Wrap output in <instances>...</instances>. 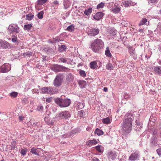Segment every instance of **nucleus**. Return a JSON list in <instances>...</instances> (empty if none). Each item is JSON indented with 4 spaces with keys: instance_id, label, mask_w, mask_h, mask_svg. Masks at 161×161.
<instances>
[{
    "instance_id": "1",
    "label": "nucleus",
    "mask_w": 161,
    "mask_h": 161,
    "mask_svg": "<svg viewBox=\"0 0 161 161\" xmlns=\"http://www.w3.org/2000/svg\"><path fill=\"white\" fill-rule=\"evenodd\" d=\"M125 117L121 126L123 134L129 133L130 132L132 129V123L134 119V115L130 112L126 113Z\"/></svg>"
},
{
    "instance_id": "2",
    "label": "nucleus",
    "mask_w": 161,
    "mask_h": 161,
    "mask_svg": "<svg viewBox=\"0 0 161 161\" xmlns=\"http://www.w3.org/2000/svg\"><path fill=\"white\" fill-rule=\"evenodd\" d=\"M91 47L93 51L95 53H98L99 51L104 47L103 42L99 39L95 40L91 44Z\"/></svg>"
},
{
    "instance_id": "3",
    "label": "nucleus",
    "mask_w": 161,
    "mask_h": 161,
    "mask_svg": "<svg viewBox=\"0 0 161 161\" xmlns=\"http://www.w3.org/2000/svg\"><path fill=\"white\" fill-rule=\"evenodd\" d=\"M55 102L60 106L64 107L68 106L70 103V100L69 99H63L57 98L55 99Z\"/></svg>"
},
{
    "instance_id": "4",
    "label": "nucleus",
    "mask_w": 161,
    "mask_h": 161,
    "mask_svg": "<svg viewBox=\"0 0 161 161\" xmlns=\"http://www.w3.org/2000/svg\"><path fill=\"white\" fill-rule=\"evenodd\" d=\"M52 69L56 72H58L59 71L66 72L69 70V69L67 68L58 64L54 65Z\"/></svg>"
},
{
    "instance_id": "5",
    "label": "nucleus",
    "mask_w": 161,
    "mask_h": 161,
    "mask_svg": "<svg viewBox=\"0 0 161 161\" xmlns=\"http://www.w3.org/2000/svg\"><path fill=\"white\" fill-rule=\"evenodd\" d=\"M63 78L61 75H58L54 81V85L56 87L60 86L62 83Z\"/></svg>"
},
{
    "instance_id": "6",
    "label": "nucleus",
    "mask_w": 161,
    "mask_h": 161,
    "mask_svg": "<svg viewBox=\"0 0 161 161\" xmlns=\"http://www.w3.org/2000/svg\"><path fill=\"white\" fill-rule=\"evenodd\" d=\"M69 113L67 111H64L59 113L56 117L59 119H67L69 117Z\"/></svg>"
},
{
    "instance_id": "7",
    "label": "nucleus",
    "mask_w": 161,
    "mask_h": 161,
    "mask_svg": "<svg viewBox=\"0 0 161 161\" xmlns=\"http://www.w3.org/2000/svg\"><path fill=\"white\" fill-rule=\"evenodd\" d=\"M10 69V65L9 64H4L0 68V72L6 73L9 71Z\"/></svg>"
},
{
    "instance_id": "8",
    "label": "nucleus",
    "mask_w": 161,
    "mask_h": 161,
    "mask_svg": "<svg viewBox=\"0 0 161 161\" xmlns=\"http://www.w3.org/2000/svg\"><path fill=\"white\" fill-rule=\"evenodd\" d=\"M8 29V31L10 33H12L13 32L18 33L19 32V28L16 25H10L9 26Z\"/></svg>"
},
{
    "instance_id": "9",
    "label": "nucleus",
    "mask_w": 161,
    "mask_h": 161,
    "mask_svg": "<svg viewBox=\"0 0 161 161\" xmlns=\"http://www.w3.org/2000/svg\"><path fill=\"white\" fill-rule=\"evenodd\" d=\"M139 153L136 151L133 152L129 156V159L130 161H134L139 159Z\"/></svg>"
},
{
    "instance_id": "10",
    "label": "nucleus",
    "mask_w": 161,
    "mask_h": 161,
    "mask_svg": "<svg viewBox=\"0 0 161 161\" xmlns=\"http://www.w3.org/2000/svg\"><path fill=\"white\" fill-rule=\"evenodd\" d=\"M99 33V30L95 28H92L88 31V34L91 36H94L97 35Z\"/></svg>"
},
{
    "instance_id": "11",
    "label": "nucleus",
    "mask_w": 161,
    "mask_h": 161,
    "mask_svg": "<svg viewBox=\"0 0 161 161\" xmlns=\"http://www.w3.org/2000/svg\"><path fill=\"white\" fill-rule=\"evenodd\" d=\"M42 92L43 93L53 94L54 93V92L52 88L46 87L42 89Z\"/></svg>"
},
{
    "instance_id": "12",
    "label": "nucleus",
    "mask_w": 161,
    "mask_h": 161,
    "mask_svg": "<svg viewBox=\"0 0 161 161\" xmlns=\"http://www.w3.org/2000/svg\"><path fill=\"white\" fill-rule=\"evenodd\" d=\"M123 5L125 7H127L130 6H134L135 5L136 3L133 2L130 0H124L123 2Z\"/></svg>"
},
{
    "instance_id": "13",
    "label": "nucleus",
    "mask_w": 161,
    "mask_h": 161,
    "mask_svg": "<svg viewBox=\"0 0 161 161\" xmlns=\"http://www.w3.org/2000/svg\"><path fill=\"white\" fill-rule=\"evenodd\" d=\"M9 46V44L8 42L0 40V47L3 49H6Z\"/></svg>"
},
{
    "instance_id": "14",
    "label": "nucleus",
    "mask_w": 161,
    "mask_h": 161,
    "mask_svg": "<svg viewBox=\"0 0 161 161\" xmlns=\"http://www.w3.org/2000/svg\"><path fill=\"white\" fill-rule=\"evenodd\" d=\"M112 11L115 13H118L119 12L120 10V7L115 4L111 9Z\"/></svg>"
},
{
    "instance_id": "15",
    "label": "nucleus",
    "mask_w": 161,
    "mask_h": 161,
    "mask_svg": "<svg viewBox=\"0 0 161 161\" xmlns=\"http://www.w3.org/2000/svg\"><path fill=\"white\" fill-rule=\"evenodd\" d=\"M44 121L47 124L49 125H53L54 124L53 120H50V118L48 116H46L44 118Z\"/></svg>"
},
{
    "instance_id": "16",
    "label": "nucleus",
    "mask_w": 161,
    "mask_h": 161,
    "mask_svg": "<svg viewBox=\"0 0 161 161\" xmlns=\"http://www.w3.org/2000/svg\"><path fill=\"white\" fill-rule=\"evenodd\" d=\"M117 155L114 152L111 151L108 153V158L109 159H114L116 158Z\"/></svg>"
},
{
    "instance_id": "17",
    "label": "nucleus",
    "mask_w": 161,
    "mask_h": 161,
    "mask_svg": "<svg viewBox=\"0 0 161 161\" xmlns=\"http://www.w3.org/2000/svg\"><path fill=\"white\" fill-rule=\"evenodd\" d=\"M103 16V14L102 12H98L94 15L93 18L94 19L98 20L100 19Z\"/></svg>"
},
{
    "instance_id": "18",
    "label": "nucleus",
    "mask_w": 161,
    "mask_h": 161,
    "mask_svg": "<svg viewBox=\"0 0 161 161\" xmlns=\"http://www.w3.org/2000/svg\"><path fill=\"white\" fill-rule=\"evenodd\" d=\"M97 142L96 139H93L92 140H90L87 142H86V144L87 145L89 146H91L92 145H96L97 144Z\"/></svg>"
},
{
    "instance_id": "19",
    "label": "nucleus",
    "mask_w": 161,
    "mask_h": 161,
    "mask_svg": "<svg viewBox=\"0 0 161 161\" xmlns=\"http://www.w3.org/2000/svg\"><path fill=\"white\" fill-rule=\"evenodd\" d=\"M39 148L35 149L34 147H32L31 150L30 152L32 154L37 156L39 155V152L38 151V149Z\"/></svg>"
},
{
    "instance_id": "20",
    "label": "nucleus",
    "mask_w": 161,
    "mask_h": 161,
    "mask_svg": "<svg viewBox=\"0 0 161 161\" xmlns=\"http://www.w3.org/2000/svg\"><path fill=\"white\" fill-rule=\"evenodd\" d=\"M90 67L92 69H95L97 67V63L96 61L91 62L90 64Z\"/></svg>"
},
{
    "instance_id": "21",
    "label": "nucleus",
    "mask_w": 161,
    "mask_h": 161,
    "mask_svg": "<svg viewBox=\"0 0 161 161\" xmlns=\"http://www.w3.org/2000/svg\"><path fill=\"white\" fill-rule=\"evenodd\" d=\"M149 23V22H147V19L146 18H143L142 20L139 23V25L140 26L143 25H148Z\"/></svg>"
},
{
    "instance_id": "22",
    "label": "nucleus",
    "mask_w": 161,
    "mask_h": 161,
    "mask_svg": "<svg viewBox=\"0 0 161 161\" xmlns=\"http://www.w3.org/2000/svg\"><path fill=\"white\" fill-rule=\"evenodd\" d=\"M47 0H38L37 3V5L36 6V7H37V6L42 5L46 3Z\"/></svg>"
},
{
    "instance_id": "23",
    "label": "nucleus",
    "mask_w": 161,
    "mask_h": 161,
    "mask_svg": "<svg viewBox=\"0 0 161 161\" xmlns=\"http://www.w3.org/2000/svg\"><path fill=\"white\" fill-rule=\"evenodd\" d=\"M153 70L156 73L161 74V67H156L154 68Z\"/></svg>"
},
{
    "instance_id": "24",
    "label": "nucleus",
    "mask_w": 161,
    "mask_h": 161,
    "mask_svg": "<svg viewBox=\"0 0 161 161\" xmlns=\"http://www.w3.org/2000/svg\"><path fill=\"white\" fill-rule=\"evenodd\" d=\"M102 121L103 123L104 124H108L111 123L110 119L109 117L103 119Z\"/></svg>"
},
{
    "instance_id": "25",
    "label": "nucleus",
    "mask_w": 161,
    "mask_h": 161,
    "mask_svg": "<svg viewBox=\"0 0 161 161\" xmlns=\"http://www.w3.org/2000/svg\"><path fill=\"white\" fill-rule=\"evenodd\" d=\"M92 11V8H89L88 9H86L84 12V14L88 16L90 15Z\"/></svg>"
},
{
    "instance_id": "26",
    "label": "nucleus",
    "mask_w": 161,
    "mask_h": 161,
    "mask_svg": "<svg viewBox=\"0 0 161 161\" xmlns=\"http://www.w3.org/2000/svg\"><path fill=\"white\" fill-rule=\"evenodd\" d=\"M105 54L106 55L107 57H108L109 58L112 57V55L110 53L109 48V47H107L106 50L105 51Z\"/></svg>"
},
{
    "instance_id": "27",
    "label": "nucleus",
    "mask_w": 161,
    "mask_h": 161,
    "mask_svg": "<svg viewBox=\"0 0 161 161\" xmlns=\"http://www.w3.org/2000/svg\"><path fill=\"white\" fill-rule=\"evenodd\" d=\"M34 17V15L32 14H29L26 15L25 19L29 21L32 19Z\"/></svg>"
},
{
    "instance_id": "28",
    "label": "nucleus",
    "mask_w": 161,
    "mask_h": 161,
    "mask_svg": "<svg viewBox=\"0 0 161 161\" xmlns=\"http://www.w3.org/2000/svg\"><path fill=\"white\" fill-rule=\"evenodd\" d=\"M95 133L98 136H101L103 134V132L100 130L98 128H97L95 131Z\"/></svg>"
},
{
    "instance_id": "29",
    "label": "nucleus",
    "mask_w": 161,
    "mask_h": 161,
    "mask_svg": "<svg viewBox=\"0 0 161 161\" xmlns=\"http://www.w3.org/2000/svg\"><path fill=\"white\" fill-rule=\"evenodd\" d=\"M32 27V25L31 24H28L27 25H25L24 27V29L25 30L29 31L31 29Z\"/></svg>"
},
{
    "instance_id": "30",
    "label": "nucleus",
    "mask_w": 161,
    "mask_h": 161,
    "mask_svg": "<svg viewBox=\"0 0 161 161\" xmlns=\"http://www.w3.org/2000/svg\"><path fill=\"white\" fill-rule=\"evenodd\" d=\"M106 68L108 70H113L114 67L112 64L109 63L106 65Z\"/></svg>"
},
{
    "instance_id": "31",
    "label": "nucleus",
    "mask_w": 161,
    "mask_h": 161,
    "mask_svg": "<svg viewBox=\"0 0 161 161\" xmlns=\"http://www.w3.org/2000/svg\"><path fill=\"white\" fill-rule=\"evenodd\" d=\"M74 29L75 28L74 26L73 25H71L68 27L66 30L67 31L71 32L73 31L74 30Z\"/></svg>"
},
{
    "instance_id": "32",
    "label": "nucleus",
    "mask_w": 161,
    "mask_h": 161,
    "mask_svg": "<svg viewBox=\"0 0 161 161\" xmlns=\"http://www.w3.org/2000/svg\"><path fill=\"white\" fill-rule=\"evenodd\" d=\"M28 151L27 148L21 149L20 151L21 154L23 156L25 155Z\"/></svg>"
},
{
    "instance_id": "33",
    "label": "nucleus",
    "mask_w": 161,
    "mask_h": 161,
    "mask_svg": "<svg viewBox=\"0 0 161 161\" xmlns=\"http://www.w3.org/2000/svg\"><path fill=\"white\" fill-rule=\"evenodd\" d=\"M85 115V112L83 110H81L78 112V115L80 117H83Z\"/></svg>"
},
{
    "instance_id": "34",
    "label": "nucleus",
    "mask_w": 161,
    "mask_h": 161,
    "mask_svg": "<svg viewBox=\"0 0 161 161\" xmlns=\"http://www.w3.org/2000/svg\"><path fill=\"white\" fill-rule=\"evenodd\" d=\"M43 14L44 12L43 11H40L37 14L38 17L39 19H42L43 18Z\"/></svg>"
},
{
    "instance_id": "35",
    "label": "nucleus",
    "mask_w": 161,
    "mask_h": 161,
    "mask_svg": "<svg viewBox=\"0 0 161 161\" xmlns=\"http://www.w3.org/2000/svg\"><path fill=\"white\" fill-rule=\"evenodd\" d=\"M79 74L80 76H82L84 77H85L86 76V74L85 71L82 70H80L79 71Z\"/></svg>"
},
{
    "instance_id": "36",
    "label": "nucleus",
    "mask_w": 161,
    "mask_h": 161,
    "mask_svg": "<svg viewBox=\"0 0 161 161\" xmlns=\"http://www.w3.org/2000/svg\"><path fill=\"white\" fill-rule=\"evenodd\" d=\"M18 93L16 92H12L10 93V96L14 98L16 97L18 95Z\"/></svg>"
},
{
    "instance_id": "37",
    "label": "nucleus",
    "mask_w": 161,
    "mask_h": 161,
    "mask_svg": "<svg viewBox=\"0 0 161 161\" xmlns=\"http://www.w3.org/2000/svg\"><path fill=\"white\" fill-rule=\"evenodd\" d=\"M104 5V4L102 2L99 4L97 6V9L103 8Z\"/></svg>"
},
{
    "instance_id": "38",
    "label": "nucleus",
    "mask_w": 161,
    "mask_h": 161,
    "mask_svg": "<svg viewBox=\"0 0 161 161\" xmlns=\"http://www.w3.org/2000/svg\"><path fill=\"white\" fill-rule=\"evenodd\" d=\"M60 41V38L58 37H56L53 38V43H56Z\"/></svg>"
},
{
    "instance_id": "39",
    "label": "nucleus",
    "mask_w": 161,
    "mask_h": 161,
    "mask_svg": "<svg viewBox=\"0 0 161 161\" xmlns=\"http://www.w3.org/2000/svg\"><path fill=\"white\" fill-rule=\"evenodd\" d=\"M31 54V52H26L24 53L23 54V55L24 56V57L26 56H28L29 57L30 56Z\"/></svg>"
},
{
    "instance_id": "40",
    "label": "nucleus",
    "mask_w": 161,
    "mask_h": 161,
    "mask_svg": "<svg viewBox=\"0 0 161 161\" xmlns=\"http://www.w3.org/2000/svg\"><path fill=\"white\" fill-rule=\"evenodd\" d=\"M59 60V61H60L62 62H63V63H65L66 62H67V60L66 59V58H59V59H58Z\"/></svg>"
},
{
    "instance_id": "41",
    "label": "nucleus",
    "mask_w": 161,
    "mask_h": 161,
    "mask_svg": "<svg viewBox=\"0 0 161 161\" xmlns=\"http://www.w3.org/2000/svg\"><path fill=\"white\" fill-rule=\"evenodd\" d=\"M101 146H97L96 147V150L98 151V152L102 153L103 152L102 151H101Z\"/></svg>"
},
{
    "instance_id": "42",
    "label": "nucleus",
    "mask_w": 161,
    "mask_h": 161,
    "mask_svg": "<svg viewBox=\"0 0 161 161\" xmlns=\"http://www.w3.org/2000/svg\"><path fill=\"white\" fill-rule=\"evenodd\" d=\"M43 107L42 106H37V109L39 111H42L43 110Z\"/></svg>"
},
{
    "instance_id": "43",
    "label": "nucleus",
    "mask_w": 161,
    "mask_h": 161,
    "mask_svg": "<svg viewBox=\"0 0 161 161\" xmlns=\"http://www.w3.org/2000/svg\"><path fill=\"white\" fill-rule=\"evenodd\" d=\"M85 106L84 104L83 103H79V104L78 105V108H79L82 109V108Z\"/></svg>"
},
{
    "instance_id": "44",
    "label": "nucleus",
    "mask_w": 161,
    "mask_h": 161,
    "mask_svg": "<svg viewBox=\"0 0 161 161\" xmlns=\"http://www.w3.org/2000/svg\"><path fill=\"white\" fill-rule=\"evenodd\" d=\"M53 99L52 97H49L46 99V102L48 103H50L52 101Z\"/></svg>"
},
{
    "instance_id": "45",
    "label": "nucleus",
    "mask_w": 161,
    "mask_h": 161,
    "mask_svg": "<svg viewBox=\"0 0 161 161\" xmlns=\"http://www.w3.org/2000/svg\"><path fill=\"white\" fill-rule=\"evenodd\" d=\"M159 156H161V149L159 148L156 150Z\"/></svg>"
},
{
    "instance_id": "46",
    "label": "nucleus",
    "mask_w": 161,
    "mask_h": 161,
    "mask_svg": "<svg viewBox=\"0 0 161 161\" xmlns=\"http://www.w3.org/2000/svg\"><path fill=\"white\" fill-rule=\"evenodd\" d=\"M12 41L13 42H15L17 41V38L16 37H14L12 38L11 39Z\"/></svg>"
},
{
    "instance_id": "47",
    "label": "nucleus",
    "mask_w": 161,
    "mask_h": 161,
    "mask_svg": "<svg viewBox=\"0 0 161 161\" xmlns=\"http://www.w3.org/2000/svg\"><path fill=\"white\" fill-rule=\"evenodd\" d=\"M158 0H149L150 2L151 3H155L157 2Z\"/></svg>"
},
{
    "instance_id": "48",
    "label": "nucleus",
    "mask_w": 161,
    "mask_h": 161,
    "mask_svg": "<svg viewBox=\"0 0 161 161\" xmlns=\"http://www.w3.org/2000/svg\"><path fill=\"white\" fill-rule=\"evenodd\" d=\"M24 118V117H23V116H19V119L20 120V121H22V120H23V119Z\"/></svg>"
},
{
    "instance_id": "49",
    "label": "nucleus",
    "mask_w": 161,
    "mask_h": 161,
    "mask_svg": "<svg viewBox=\"0 0 161 161\" xmlns=\"http://www.w3.org/2000/svg\"><path fill=\"white\" fill-rule=\"evenodd\" d=\"M92 161H99V160L98 158H95L92 159Z\"/></svg>"
},
{
    "instance_id": "50",
    "label": "nucleus",
    "mask_w": 161,
    "mask_h": 161,
    "mask_svg": "<svg viewBox=\"0 0 161 161\" xmlns=\"http://www.w3.org/2000/svg\"><path fill=\"white\" fill-rule=\"evenodd\" d=\"M103 91L105 92H107L108 91V88L106 87H104Z\"/></svg>"
},
{
    "instance_id": "51",
    "label": "nucleus",
    "mask_w": 161,
    "mask_h": 161,
    "mask_svg": "<svg viewBox=\"0 0 161 161\" xmlns=\"http://www.w3.org/2000/svg\"><path fill=\"white\" fill-rule=\"evenodd\" d=\"M61 47L63 48V50H64L65 49H66L65 46L64 45H62L61 46Z\"/></svg>"
},
{
    "instance_id": "52",
    "label": "nucleus",
    "mask_w": 161,
    "mask_h": 161,
    "mask_svg": "<svg viewBox=\"0 0 161 161\" xmlns=\"http://www.w3.org/2000/svg\"><path fill=\"white\" fill-rule=\"evenodd\" d=\"M53 3H54V4H58V2L57 1V0H56V1H55Z\"/></svg>"
},
{
    "instance_id": "53",
    "label": "nucleus",
    "mask_w": 161,
    "mask_h": 161,
    "mask_svg": "<svg viewBox=\"0 0 161 161\" xmlns=\"http://www.w3.org/2000/svg\"><path fill=\"white\" fill-rule=\"evenodd\" d=\"M90 127H87L86 128V130L87 131H90Z\"/></svg>"
},
{
    "instance_id": "54",
    "label": "nucleus",
    "mask_w": 161,
    "mask_h": 161,
    "mask_svg": "<svg viewBox=\"0 0 161 161\" xmlns=\"http://www.w3.org/2000/svg\"><path fill=\"white\" fill-rule=\"evenodd\" d=\"M113 3H110L109 4V7H110V6H113Z\"/></svg>"
},
{
    "instance_id": "55",
    "label": "nucleus",
    "mask_w": 161,
    "mask_h": 161,
    "mask_svg": "<svg viewBox=\"0 0 161 161\" xmlns=\"http://www.w3.org/2000/svg\"><path fill=\"white\" fill-rule=\"evenodd\" d=\"M15 147V146H12V147H11V148H10V150H12V149H13Z\"/></svg>"
},
{
    "instance_id": "56",
    "label": "nucleus",
    "mask_w": 161,
    "mask_h": 161,
    "mask_svg": "<svg viewBox=\"0 0 161 161\" xmlns=\"http://www.w3.org/2000/svg\"><path fill=\"white\" fill-rule=\"evenodd\" d=\"M142 31H143V30H142V29H140L139 30V32H142Z\"/></svg>"
},
{
    "instance_id": "57",
    "label": "nucleus",
    "mask_w": 161,
    "mask_h": 161,
    "mask_svg": "<svg viewBox=\"0 0 161 161\" xmlns=\"http://www.w3.org/2000/svg\"><path fill=\"white\" fill-rule=\"evenodd\" d=\"M114 34H115L116 33V32L115 31H114Z\"/></svg>"
},
{
    "instance_id": "58",
    "label": "nucleus",
    "mask_w": 161,
    "mask_h": 161,
    "mask_svg": "<svg viewBox=\"0 0 161 161\" xmlns=\"http://www.w3.org/2000/svg\"><path fill=\"white\" fill-rule=\"evenodd\" d=\"M160 14H161V9L160 10Z\"/></svg>"
},
{
    "instance_id": "59",
    "label": "nucleus",
    "mask_w": 161,
    "mask_h": 161,
    "mask_svg": "<svg viewBox=\"0 0 161 161\" xmlns=\"http://www.w3.org/2000/svg\"><path fill=\"white\" fill-rule=\"evenodd\" d=\"M70 76L73 77V76H72V75H71Z\"/></svg>"
}]
</instances>
